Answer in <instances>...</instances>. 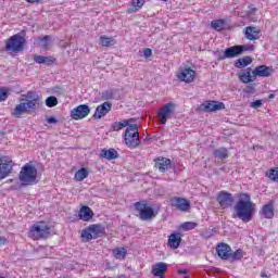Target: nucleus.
<instances>
[{
	"label": "nucleus",
	"mask_w": 278,
	"mask_h": 278,
	"mask_svg": "<svg viewBox=\"0 0 278 278\" xmlns=\"http://www.w3.org/2000/svg\"><path fill=\"white\" fill-rule=\"evenodd\" d=\"M254 212L255 204L251 201V195L249 193H240L239 200L235 205V217L243 223H251Z\"/></svg>",
	"instance_id": "f257e3e1"
},
{
	"label": "nucleus",
	"mask_w": 278,
	"mask_h": 278,
	"mask_svg": "<svg viewBox=\"0 0 278 278\" xmlns=\"http://www.w3.org/2000/svg\"><path fill=\"white\" fill-rule=\"evenodd\" d=\"M38 177V169H36V166L26 163L20 174L18 179L21 181V186H34L37 184L36 178Z\"/></svg>",
	"instance_id": "f03ea898"
},
{
	"label": "nucleus",
	"mask_w": 278,
	"mask_h": 278,
	"mask_svg": "<svg viewBox=\"0 0 278 278\" xmlns=\"http://www.w3.org/2000/svg\"><path fill=\"white\" fill-rule=\"evenodd\" d=\"M124 140L128 149H138V147H140V132L138 131V124H130L126 128Z\"/></svg>",
	"instance_id": "7ed1b4c3"
},
{
	"label": "nucleus",
	"mask_w": 278,
	"mask_h": 278,
	"mask_svg": "<svg viewBox=\"0 0 278 278\" xmlns=\"http://www.w3.org/2000/svg\"><path fill=\"white\" fill-rule=\"evenodd\" d=\"M51 236V227L46 222H38L30 227L29 238L45 240Z\"/></svg>",
	"instance_id": "20e7f679"
},
{
	"label": "nucleus",
	"mask_w": 278,
	"mask_h": 278,
	"mask_svg": "<svg viewBox=\"0 0 278 278\" xmlns=\"http://www.w3.org/2000/svg\"><path fill=\"white\" fill-rule=\"evenodd\" d=\"M25 45V39L20 34L11 36L5 42V51L8 53H21Z\"/></svg>",
	"instance_id": "39448f33"
},
{
	"label": "nucleus",
	"mask_w": 278,
	"mask_h": 278,
	"mask_svg": "<svg viewBox=\"0 0 278 278\" xmlns=\"http://www.w3.org/2000/svg\"><path fill=\"white\" fill-rule=\"evenodd\" d=\"M254 46H233L224 51L223 54H218V60H227L231 58H237V55H242L244 51H253Z\"/></svg>",
	"instance_id": "423d86ee"
},
{
	"label": "nucleus",
	"mask_w": 278,
	"mask_h": 278,
	"mask_svg": "<svg viewBox=\"0 0 278 278\" xmlns=\"http://www.w3.org/2000/svg\"><path fill=\"white\" fill-rule=\"evenodd\" d=\"M104 233L105 228L99 224H94L81 231V238H85L87 242H90V240H97V238H101V236Z\"/></svg>",
	"instance_id": "0eeeda50"
},
{
	"label": "nucleus",
	"mask_w": 278,
	"mask_h": 278,
	"mask_svg": "<svg viewBox=\"0 0 278 278\" xmlns=\"http://www.w3.org/2000/svg\"><path fill=\"white\" fill-rule=\"evenodd\" d=\"M135 207L139 214L140 220H151V218H155V211L147 204V201L135 203Z\"/></svg>",
	"instance_id": "6e6552de"
},
{
	"label": "nucleus",
	"mask_w": 278,
	"mask_h": 278,
	"mask_svg": "<svg viewBox=\"0 0 278 278\" xmlns=\"http://www.w3.org/2000/svg\"><path fill=\"white\" fill-rule=\"evenodd\" d=\"M175 114V103H166L159 110V117L161 125H166L168 118Z\"/></svg>",
	"instance_id": "1a4fd4ad"
},
{
	"label": "nucleus",
	"mask_w": 278,
	"mask_h": 278,
	"mask_svg": "<svg viewBox=\"0 0 278 278\" xmlns=\"http://www.w3.org/2000/svg\"><path fill=\"white\" fill-rule=\"evenodd\" d=\"M12 160L8 156H0V179H5L12 175Z\"/></svg>",
	"instance_id": "9d476101"
},
{
	"label": "nucleus",
	"mask_w": 278,
	"mask_h": 278,
	"mask_svg": "<svg viewBox=\"0 0 278 278\" xmlns=\"http://www.w3.org/2000/svg\"><path fill=\"white\" fill-rule=\"evenodd\" d=\"M217 203H219L222 210H227L231 207V205H233V194L227 191H220L217 194Z\"/></svg>",
	"instance_id": "9b49d317"
},
{
	"label": "nucleus",
	"mask_w": 278,
	"mask_h": 278,
	"mask_svg": "<svg viewBox=\"0 0 278 278\" xmlns=\"http://www.w3.org/2000/svg\"><path fill=\"white\" fill-rule=\"evenodd\" d=\"M90 114V106L88 104H80L71 111V117L73 121H81Z\"/></svg>",
	"instance_id": "f8f14e48"
},
{
	"label": "nucleus",
	"mask_w": 278,
	"mask_h": 278,
	"mask_svg": "<svg viewBox=\"0 0 278 278\" xmlns=\"http://www.w3.org/2000/svg\"><path fill=\"white\" fill-rule=\"evenodd\" d=\"M172 207L178 210L179 212H188L190 208V201L186 198L174 197L169 199Z\"/></svg>",
	"instance_id": "ddd939ff"
},
{
	"label": "nucleus",
	"mask_w": 278,
	"mask_h": 278,
	"mask_svg": "<svg viewBox=\"0 0 278 278\" xmlns=\"http://www.w3.org/2000/svg\"><path fill=\"white\" fill-rule=\"evenodd\" d=\"M197 77V72L190 67H185L177 74V78L185 84H192Z\"/></svg>",
	"instance_id": "4468645a"
},
{
	"label": "nucleus",
	"mask_w": 278,
	"mask_h": 278,
	"mask_svg": "<svg viewBox=\"0 0 278 278\" xmlns=\"http://www.w3.org/2000/svg\"><path fill=\"white\" fill-rule=\"evenodd\" d=\"M275 73L273 67H268L266 65H260L254 68L252 72L253 77H270Z\"/></svg>",
	"instance_id": "2eb2a0df"
},
{
	"label": "nucleus",
	"mask_w": 278,
	"mask_h": 278,
	"mask_svg": "<svg viewBox=\"0 0 278 278\" xmlns=\"http://www.w3.org/2000/svg\"><path fill=\"white\" fill-rule=\"evenodd\" d=\"M155 162V168L160 170V173H166V170H170L173 168V165L167 157H159L154 160Z\"/></svg>",
	"instance_id": "dca6fc26"
},
{
	"label": "nucleus",
	"mask_w": 278,
	"mask_h": 278,
	"mask_svg": "<svg viewBox=\"0 0 278 278\" xmlns=\"http://www.w3.org/2000/svg\"><path fill=\"white\" fill-rule=\"evenodd\" d=\"M110 110H112V103L111 102H104V103L100 104L96 109V113L93 114V118H98V119L103 118V116H105L106 114H110Z\"/></svg>",
	"instance_id": "f3484780"
},
{
	"label": "nucleus",
	"mask_w": 278,
	"mask_h": 278,
	"mask_svg": "<svg viewBox=\"0 0 278 278\" xmlns=\"http://www.w3.org/2000/svg\"><path fill=\"white\" fill-rule=\"evenodd\" d=\"M216 253L220 260H229V255H231V247L227 243H219L216 247Z\"/></svg>",
	"instance_id": "a211bd4d"
},
{
	"label": "nucleus",
	"mask_w": 278,
	"mask_h": 278,
	"mask_svg": "<svg viewBox=\"0 0 278 278\" xmlns=\"http://www.w3.org/2000/svg\"><path fill=\"white\" fill-rule=\"evenodd\" d=\"M167 270H168V264L164 262H160L152 266L151 273L154 277H164Z\"/></svg>",
	"instance_id": "6ab92c4d"
},
{
	"label": "nucleus",
	"mask_w": 278,
	"mask_h": 278,
	"mask_svg": "<svg viewBox=\"0 0 278 278\" xmlns=\"http://www.w3.org/2000/svg\"><path fill=\"white\" fill-rule=\"evenodd\" d=\"M181 244V233L174 232L168 237L167 245L169 249H179V245Z\"/></svg>",
	"instance_id": "aec40b11"
},
{
	"label": "nucleus",
	"mask_w": 278,
	"mask_h": 278,
	"mask_svg": "<svg viewBox=\"0 0 278 278\" xmlns=\"http://www.w3.org/2000/svg\"><path fill=\"white\" fill-rule=\"evenodd\" d=\"M217 110H225V103L218 101H210L204 104V112H217Z\"/></svg>",
	"instance_id": "412c9836"
},
{
	"label": "nucleus",
	"mask_w": 278,
	"mask_h": 278,
	"mask_svg": "<svg viewBox=\"0 0 278 278\" xmlns=\"http://www.w3.org/2000/svg\"><path fill=\"white\" fill-rule=\"evenodd\" d=\"M245 38L248 40H260V29H257V27L248 26L245 28Z\"/></svg>",
	"instance_id": "4be33fe9"
},
{
	"label": "nucleus",
	"mask_w": 278,
	"mask_h": 278,
	"mask_svg": "<svg viewBox=\"0 0 278 278\" xmlns=\"http://www.w3.org/2000/svg\"><path fill=\"white\" fill-rule=\"evenodd\" d=\"M134 118H129V119H123L122 122H115L112 124L111 128L113 129V131H121V129H125V127H129V125H131V123H134Z\"/></svg>",
	"instance_id": "5701e85b"
},
{
	"label": "nucleus",
	"mask_w": 278,
	"mask_h": 278,
	"mask_svg": "<svg viewBox=\"0 0 278 278\" xmlns=\"http://www.w3.org/2000/svg\"><path fill=\"white\" fill-rule=\"evenodd\" d=\"M92 216H94V213H92V208L89 206H83L79 211V218L80 220H91Z\"/></svg>",
	"instance_id": "b1692460"
},
{
	"label": "nucleus",
	"mask_w": 278,
	"mask_h": 278,
	"mask_svg": "<svg viewBox=\"0 0 278 278\" xmlns=\"http://www.w3.org/2000/svg\"><path fill=\"white\" fill-rule=\"evenodd\" d=\"M261 214L262 216H264V218H274L275 206L273 205V203L265 204L261 210Z\"/></svg>",
	"instance_id": "393cba45"
},
{
	"label": "nucleus",
	"mask_w": 278,
	"mask_h": 278,
	"mask_svg": "<svg viewBox=\"0 0 278 278\" xmlns=\"http://www.w3.org/2000/svg\"><path fill=\"white\" fill-rule=\"evenodd\" d=\"M34 62H36L37 64H47L48 66H51V64L55 62V59L35 54Z\"/></svg>",
	"instance_id": "a878e982"
},
{
	"label": "nucleus",
	"mask_w": 278,
	"mask_h": 278,
	"mask_svg": "<svg viewBox=\"0 0 278 278\" xmlns=\"http://www.w3.org/2000/svg\"><path fill=\"white\" fill-rule=\"evenodd\" d=\"M213 155L217 160H227L229 157V150L227 148H218L213 151Z\"/></svg>",
	"instance_id": "bb28decb"
},
{
	"label": "nucleus",
	"mask_w": 278,
	"mask_h": 278,
	"mask_svg": "<svg viewBox=\"0 0 278 278\" xmlns=\"http://www.w3.org/2000/svg\"><path fill=\"white\" fill-rule=\"evenodd\" d=\"M101 157H104L105 160H117L118 159V152L114 149L109 150H101L100 153Z\"/></svg>",
	"instance_id": "cd10ccee"
},
{
	"label": "nucleus",
	"mask_w": 278,
	"mask_h": 278,
	"mask_svg": "<svg viewBox=\"0 0 278 278\" xmlns=\"http://www.w3.org/2000/svg\"><path fill=\"white\" fill-rule=\"evenodd\" d=\"M253 62V59L251 56H243L241 59H238L235 62V67L236 68H244L245 66H249Z\"/></svg>",
	"instance_id": "c85d7f7f"
},
{
	"label": "nucleus",
	"mask_w": 278,
	"mask_h": 278,
	"mask_svg": "<svg viewBox=\"0 0 278 278\" xmlns=\"http://www.w3.org/2000/svg\"><path fill=\"white\" fill-rule=\"evenodd\" d=\"M25 113H27V109L25 108V103L21 102L15 106L13 116H15V118H21V116H23Z\"/></svg>",
	"instance_id": "c756f323"
},
{
	"label": "nucleus",
	"mask_w": 278,
	"mask_h": 278,
	"mask_svg": "<svg viewBox=\"0 0 278 278\" xmlns=\"http://www.w3.org/2000/svg\"><path fill=\"white\" fill-rule=\"evenodd\" d=\"M88 169H86V167H81L75 173L74 179L76 181H84V179L88 178Z\"/></svg>",
	"instance_id": "7c9ffc66"
},
{
	"label": "nucleus",
	"mask_w": 278,
	"mask_h": 278,
	"mask_svg": "<svg viewBox=\"0 0 278 278\" xmlns=\"http://www.w3.org/2000/svg\"><path fill=\"white\" fill-rule=\"evenodd\" d=\"M113 256L115 260H125V257H127V249H125V248L114 249Z\"/></svg>",
	"instance_id": "2f4dec72"
},
{
	"label": "nucleus",
	"mask_w": 278,
	"mask_h": 278,
	"mask_svg": "<svg viewBox=\"0 0 278 278\" xmlns=\"http://www.w3.org/2000/svg\"><path fill=\"white\" fill-rule=\"evenodd\" d=\"M100 45L101 47H114L116 45V40L113 37H100Z\"/></svg>",
	"instance_id": "473e14b6"
},
{
	"label": "nucleus",
	"mask_w": 278,
	"mask_h": 278,
	"mask_svg": "<svg viewBox=\"0 0 278 278\" xmlns=\"http://www.w3.org/2000/svg\"><path fill=\"white\" fill-rule=\"evenodd\" d=\"M242 257H244V251H242V249H238L233 253H231V251H230V255H229L228 260H230V262H240V260H242Z\"/></svg>",
	"instance_id": "72a5a7b5"
},
{
	"label": "nucleus",
	"mask_w": 278,
	"mask_h": 278,
	"mask_svg": "<svg viewBox=\"0 0 278 278\" xmlns=\"http://www.w3.org/2000/svg\"><path fill=\"white\" fill-rule=\"evenodd\" d=\"M211 27L216 31H223V29H225V22L223 20L212 21Z\"/></svg>",
	"instance_id": "f704fd0d"
},
{
	"label": "nucleus",
	"mask_w": 278,
	"mask_h": 278,
	"mask_svg": "<svg viewBox=\"0 0 278 278\" xmlns=\"http://www.w3.org/2000/svg\"><path fill=\"white\" fill-rule=\"evenodd\" d=\"M239 79L242 81V84H251L253 81V74L251 75V72H245L239 74Z\"/></svg>",
	"instance_id": "c9c22d12"
},
{
	"label": "nucleus",
	"mask_w": 278,
	"mask_h": 278,
	"mask_svg": "<svg viewBox=\"0 0 278 278\" xmlns=\"http://www.w3.org/2000/svg\"><path fill=\"white\" fill-rule=\"evenodd\" d=\"M25 105L26 112H31L36 110V103H38V99L27 100L26 102H22Z\"/></svg>",
	"instance_id": "e433bc0d"
},
{
	"label": "nucleus",
	"mask_w": 278,
	"mask_h": 278,
	"mask_svg": "<svg viewBox=\"0 0 278 278\" xmlns=\"http://www.w3.org/2000/svg\"><path fill=\"white\" fill-rule=\"evenodd\" d=\"M131 4L135 9H129L128 12H138V10H140L142 5H144V0H132Z\"/></svg>",
	"instance_id": "4c0bfd02"
},
{
	"label": "nucleus",
	"mask_w": 278,
	"mask_h": 278,
	"mask_svg": "<svg viewBox=\"0 0 278 278\" xmlns=\"http://www.w3.org/2000/svg\"><path fill=\"white\" fill-rule=\"evenodd\" d=\"M266 175L271 181H276L278 184V167L269 169Z\"/></svg>",
	"instance_id": "58836bf2"
},
{
	"label": "nucleus",
	"mask_w": 278,
	"mask_h": 278,
	"mask_svg": "<svg viewBox=\"0 0 278 278\" xmlns=\"http://www.w3.org/2000/svg\"><path fill=\"white\" fill-rule=\"evenodd\" d=\"M198 224L194 222H186L181 225V229H184V231H190L192 229H197Z\"/></svg>",
	"instance_id": "ea45409f"
},
{
	"label": "nucleus",
	"mask_w": 278,
	"mask_h": 278,
	"mask_svg": "<svg viewBox=\"0 0 278 278\" xmlns=\"http://www.w3.org/2000/svg\"><path fill=\"white\" fill-rule=\"evenodd\" d=\"M114 94H116V90L114 89L106 90L102 92V99H104V101H108L110 99H115Z\"/></svg>",
	"instance_id": "a19ab883"
},
{
	"label": "nucleus",
	"mask_w": 278,
	"mask_h": 278,
	"mask_svg": "<svg viewBox=\"0 0 278 278\" xmlns=\"http://www.w3.org/2000/svg\"><path fill=\"white\" fill-rule=\"evenodd\" d=\"M46 105L48 108H55L58 105V98L51 96L46 99Z\"/></svg>",
	"instance_id": "79ce46f5"
},
{
	"label": "nucleus",
	"mask_w": 278,
	"mask_h": 278,
	"mask_svg": "<svg viewBox=\"0 0 278 278\" xmlns=\"http://www.w3.org/2000/svg\"><path fill=\"white\" fill-rule=\"evenodd\" d=\"M49 40H51V36L46 35L43 38H41V49H43V51H47V49H49Z\"/></svg>",
	"instance_id": "37998d69"
},
{
	"label": "nucleus",
	"mask_w": 278,
	"mask_h": 278,
	"mask_svg": "<svg viewBox=\"0 0 278 278\" xmlns=\"http://www.w3.org/2000/svg\"><path fill=\"white\" fill-rule=\"evenodd\" d=\"M245 94H255V85H249L243 89Z\"/></svg>",
	"instance_id": "c03bdc74"
},
{
	"label": "nucleus",
	"mask_w": 278,
	"mask_h": 278,
	"mask_svg": "<svg viewBox=\"0 0 278 278\" xmlns=\"http://www.w3.org/2000/svg\"><path fill=\"white\" fill-rule=\"evenodd\" d=\"M8 99V89L1 88L0 89V103Z\"/></svg>",
	"instance_id": "a18cd8bd"
},
{
	"label": "nucleus",
	"mask_w": 278,
	"mask_h": 278,
	"mask_svg": "<svg viewBox=\"0 0 278 278\" xmlns=\"http://www.w3.org/2000/svg\"><path fill=\"white\" fill-rule=\"evenodd\" d=\"M263 103L262 100H255L250 104V108H253L254 110H257V108H262Z\"/></svg>",
	"instance_id": "49530a36"
},
{
	"label": "nucleus",
	"mask_w": 278,
	"mask_h": 278,
	"mask_svg": "<svg viewBox=\"0 0 278 278\" xmlns=\"http://www.w3.org/2000/svg\"><path fill=\"white\" fill-rule=\"evenodd\" d=\"M25 97H26V99H29L30 101H34V99H38V96L36 97V92H34V91H28Z\"/></svg>",
	"instance_id": "de8ad7c7"
},
{
	"label": "nucleus",
	"mask_w": 278,
	"mask_h": 278,
	"mask_svg": "<svg viewBox=\"0 0 278 278\" xmlns=\"http://www.w3.org/2000/svg\"><path fill=\"white\" fill-rule=\"evenodd\" d=\"M153 55V50H151V48H146L143 50V56L144 58H151Z\"/></svg>",
	"instance_id": "09e8293b"
},
{
	"label": "nucleus",
	"mask_w": 278,
	"mask_h": 278,
	"mask_svg": "<svg viewBox=\"0 0 278 278\" xmlns=\"http://www.w3.org/2000/svg\"><path fill=\"white\" fill-rule=\"evenodd\" d=\"M201 236L205 240H210V238H212L214 236V233H212L211 231H204V232H201Z\"/></svg>",
	"instance_id": "8fccbe9b"
},
{
	"label": "nucleus",
	"mask_w": 278,
	"mask_h": 278,
	"mask_svg": "<svg viewBox=\"0 0 278 278\" xmlns=\"http://www.w3.org/2000/svg\"><path fill=\"white\" fill-rule=\"evenodd\" d=\"M47 123H49L50 125H55V123H58V119L55 117H48Z\"/></svg>",
	"instance_id": "3c124183"
},
{
	"label": "nucleus",
	"mask_w": 278,
	"mask_h": 278,
	"mask_svg": "<svg viewBox=\"0 0 278 278\" xmlns=\"http://www.w3.org/2000/svg\"><path fill=\"white\" fill-rule=\"evenodd\" d=\"M7 242L8 240L5 239V237H0V245L5 244Z\"/></svg>",
	"instance_id": "603ef678"
},
{
	"label": "nucleus",
	"mask_w": 278,
	"mask_h": 278,
	"mask_svg": "<svg viewBox=\"0 0 278 278\" xmlns=\"http://www.w3.org/2000/svg\"><path fill=\"white\" fill-rule=\"evenodd\" d=\"M178 275H188V270L187 269H180V270H178Z\"/></svg>",
	"instance_id": "864d4df0"
},
{
	"label": "nucleus",
	"mask_w": 278,
	"mask_h": 278,
	"mask_svg": "<svg viewBox=\"0 0 278 278\" xmlns=\"http://www.w3.org/2000/svg\"><path fill=\"white\" fill-rule=\"evenodd\" d=\"M27 3H38L39 0H26Z\"/></svg>",
	"instance_id": "5fc2aeb1"
},
{
	"label": "nucleus",
	"mask_w": 278,
	"mask_h": 278,
	"mask_svg": "<svg viewBox=\"0 0 278 278\" xmlns=\"http://www.w3.org/2000/svg\"><path fill=\"white\" fill-rule=\"evenodd\" d=\"M61 47H62L63 49H66V47H68V43H67V42H63V43H61Z\"/></svg>",
	"instance_id": "6e6d98bb"
},
{
	"label": "nucleus",
	"mask_w": 278,
	"mask_h": 278,
	"mask_svg": "<svg viewBox=\"0 0 278 278\" xmlns=\"http://www.w3.org/2000/svg\"><path fill=\"white\" fill-rule=\"evenodd\" d=\"M269 99H275V94H269Z\"/></svg>",
	"instance_id": "4d7b16f0"
},
{
	"label": "nucleus",
	"mask_w": 278,
	"mask_h": 278,
	"mask_svg": "<svg viewBox=\"0 0 278 278\" xmlns=\"http://www.w3.org/2000/svg\"><path fill=\"white\" fill-rule=\"evenodd\" d=\"M12 181H13L12 179H11V180H9V184H12Z\"/></svg>",
	"instance_id": "13d9d810"
},
{
	"label": "nucleus",
	"mask_w": 278,
	"mask_h": 278,
	"mask_svg": "<svg viewBox=\"0 0 278 278\" xmlns=\"http://www.w3.org/2000/svg\"><path fill=\"white\" fill-rule=\"evenodd\" d=\"M162 1H164L166 3V1H168V0H162Z\"/></svg>",
	"instance_id": "bf43d9fd"
},
{
	"label": "nucleus",
	"mask_w": 278,
	"mask_h": 278,
	"mask_svg": "<svg viewBox=\"0 0 278 278\" xmlns=\"http://www.w3.org/2000/svg\"><path fill=\"white\" fill-rule=\"evenodd\" d=\"M184 278H189L188 276H185Z\"/></svg>",
	"instance_id": "052dcab7"
}]
</instances>
